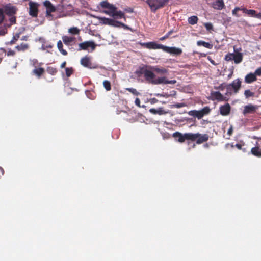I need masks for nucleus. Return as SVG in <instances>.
<instances>
[{
  "label": "nucleus",
  "mask_w": 261,
  "mask_h": 261,
  "mask_svg": "<svg viewBox=\"0 0 261 261\" xmlns=\"http://www.w3.org/2000/svg\"><path fill=\"white\" fill-rule=\"evenodd\" d=\"M3 8L4 13L9 17L10 25L15 24L16 23V18L15 15L18 11L17 7L9 3L4 6Z\"/></svg>",
  "instance_id": "obj_1"
},
{
  "label": "nucleus",
  "mask_w": 261,
  "mask_h": 261,
  "mask_svg": "<svg viewBox=\"0 0 261 261\" xmlns=\"http://www.w3.org/2000/svg\"><path fill=\"white\" fill-rule=\"evenodd\" d=\"M149 66H143L139 67L135 73L138 77L144 75L146 81L149 84V81L153 77L154 73L149 69Z\"/></svg>",
  "instance_id": "obj_2"
},
{
  "label": "nucleus",
  "mask_w": 261,
  "mask_h": 261,
  "mask_svg": "<svg viewBox=\"0 0 261 261\" xmlns=\"http://www.w3.org/2000/svg\"><path fill=\"white\" fill-rule=\"evenodd\" d=\"M170 0H146V3L149 6L151 11L155 12L158 9L164 8Z\"/></svg>",
  "instance_id": "obj_3"
},
{
  "label": "nucleus",
  "mask_w": 261,
  "mask_h": 261,
  "mask_svg": "<svg viewBox=\"0 0 261 261\" xmlns=\"http://www.w3.org/2000/svg\"><path fill=\"white\" fill-rule=\"evenodd\" d=\"M209 107H204L200 110H192L188 112V114L191 116L197 118L198 119H201L204 115L208 114L211 112Z\"/></svg>",
  "instance_id": "obj_4"
},
{
  "label": "nucleus",
  "mask_w": 261,
  "mask_h": 261,
  "mask_svg": "<svg viewBox=\"0 0 261 261\" xmlns=\"http://www.w3.org/2000/svg\"><path fill=\"white\" fill-rule=\"evenodd\" d=\"M175 83H176V81L175 80H168L165 76H161L155 78V75L154 73L153 77L149 81V84L152 85H159L162 84H175Z\"/></svg>",
  "instance_id": "obj_5"
},
{
  "label": "nucleus",
  "mask_w": 261,
  "mask_h": 261,
  "mask_svg": "<svg viewBox=\"0 0 261 261\" xmlns=\"http://www.w3.org/2000/svg\"><path fill=\"white\" fill-rule=\"evenodd\" d=\"M191 135L192 136V138L191 139V141H195L197 144H200L204 142H206L209 138V136L207 134H201L199 133H191Z\"/></svg>",
  "instance_id": "obj_6"
},
{
  "label": "nucleus",
  "mask_w": 261,
  "mask_h": 261,
  "mask_svg": "<svg viewBox=\"0 0 261 261\" xmlns=\"http://www.w3.org/2000/svg\"><path fill=\"white\" fill-rule=\"evenodd\" d=\"M29 14L32 17H37L39 12L40 5L35 2L30 1L29 2Z\"/></svg>",
  "instance_id": "obj_7"
},
{
  "label": "nucleus",
  "mask_w": 261,
  "mask_h": 261,
  "mask_svg": "<svg viewBox=\"0 0 261 261\" xmlns=\"http://www.w3.org/2000/svg\"><path fill=\"white\" fill-rule=\"evenodd\" d=\"M99 5L102 8L108 9V10H105L103 12L109 16H111L115 9H117V7L115 5L112 4H110L107 1H101L99 3Z\"/></svg>",
  "instance_id": "obj_8"
},
{
  "label": "nucleus",
  "mask_w": 261,
  "mask_h": 261,
  "mask_svg": "<svg viewBox=\"0 0 261 261\" xmlns=\"http://www.w3.org/2000/svg\"><path fill=\"white\" fill-rule=\"evenodd\" d=\"M173 137L177 139L180 143H183L185 140H190L192 138L191 133L182 134L178 132H176L173 134Z\"/></svg>",
  "instance_id": "obj_9"
},
{
  "label": "nucleus",
  "mask_w": 261,
  "mask_h": 261,
  "mask_svg": "<svg viewBox=\"0 0 261 261\" xmlns=\"http://www.w3.org/2000/svg\"><path fill=\"white\" fill-rule=\"evenodd\" d=\"M43 6L46 8V16L47 17L52 16L51 13L56 11V7L48 1L46 0L43 2Z\"/></svg>",
  "instance_id": "obj_10"
},
{
  "label": "nucleus",
  "mask_w": 261,
  "mask_h": 261,
  "mask_svg": "<svg viewBox=\"0 0 261 261\" xmlns=\"http://www.w3.org/2000/svg\"><path fill=\"white\" fill-rule=\"evenodd\" d=\"M241 81L239 79L234 80L231 84L227 85L226 88L227 91L231 90L232 88L235 93L238 92L241 86Z\"/></svg>",
  "instance_id": "obj_11"
},
{
  "label": "nucleus",
  "mask_w": 261,
  "mask_h": 261,
  "mask_svg": "<svg viewBox=\"0 0 261 261\" xmlns=\"http://www.w3.org/2000/svg\"><path fill=\"white\" fill-rule=\"evenodd\" d=\"M96 45L92 41H87L79 44V50H87L88 48H91L93 50L95 49Z\"/></svg>",
  "instance_id": "obj_12"
},
{
  "label": "nucleus",
  "mask_w": 261,
  "mask_h": 261,
  "mask_svg": "<svg viewBox=\"0 0 261 261\" xmlns=\"http://www.w3.org/2000/svg\"><path fill=\"white\" fill-rule=\"evenodd\" d=\"M163 50L165 52L174 55H180L182 53V49L175 47H168L164 45Z\"/></svg>",
  "instance_id": "obj_13"
},
{
  "label": "nucleus",
  "mask_w": 261,
  "mask_h": 261,
  "mask_svg": "<svg viewBox=\"0 0 261 261\" xmlns=\"http://www.w3.org/2000/svg\"><path fill=\"white\" fill-rule=\"evenodd\" d=\"M220 113L222 116H227L230 114L231 107L229 103H227L221 106L220 108Z\"/></svg>",
  "instance_id": "obj_14"
},
{
  "label": "nucleus",
  "mask_w": 261,
  "mask_h": 261,
  "mask_svg": "<svg viewBox=\"0 0 261 261\" xmlns=\"http://www.w3.org/2000/svg\"><path fill=\"white\" fill-rule=\"evenodd\" d=\"M149 69L154 73L155 72L161 75H163L168 73V70L164 68H159L156 66H150Z\"/></svg>",
  "instance_id": "obj_15"
},
{
  "label": "nucleus",
  "mask_w": 261,
  "mask_h": 261,
  "mask_svg": "<svg viewBox=\"0 0 261 261\" xmlns=\"http://www.w3.org/2000/svg\"><path fill=\"white\" fill-rule=\"evenodd\" d=\"M81 64L85 67L90 69L92 68V63L90 61V58L88 56H85L81 59Z\"/></svg>",
  "instance_id": "obj_16"
},
{
  "label": "nucleus",
  "mask_w": 261,
  "mask_h": 261,
  "mask_svg": "<svg viewBox=\"0 0 261 261\" xmlns=\"http://www.w3.org/2000/svg\"><path fill=\"white\" fill-rule=\"evenodd\" d=\"M213 99L217 100L219 101L226 100L225 97L219 91H215L211 93Z\"/></svg>",
  "instance_id": "obj_17"
},
{
  "label": "nucleus",
  "mask_w": 261,
  "mask_h": 261,
  "mask_svg": "<svg viewBox=\"0 0 261 261\" xmlns=\"http://www.w3.org/2000/svg\"><path fill=\"white\" fill-rule=\"evenodd\" d=\"M212 7L216 10H222L225 7V4L223 0H216L212 3Z\"/></svg>",
  "instance_id": "obj_18"
},
{
  "label": "nucleus",
  "mask_w": 261,
  "mask_h": 261,
  "mask_svg": "<svg viewBox=\"0 0 261 261\" xmlns=\"http://www.w3.org/2000/svg\"><path fill=\"white\" fill-rule=\"evenodd\" d=\"M30 48V45L27 43L22 42L19 45L15 46V49L18 52H24L28 50Z\"/></svg>",
  "instance_id": "obj_19"
},
{
  "label": "nucleus",
  "mask_w": 261,
  "mask_h": 261,
  "mask_svg": "<svg viewBox=\"0 0 261 261\" xmlns=\"http://www.w3.org/2000/svg\"><path fill=\"white\" fill-rule=\"evenodd\" d=\"M111 16L116 19L124 18V20H126L124 13L121 10L118 11L117 9H115L114 12H113V13L111 15Z\"/></svg>",
  "instance_id": "obj_20"
},
{
  "label": "nucleus",
  "mask_w": 261,
  "mask_h": 261,
  "mask_svg": "<svg viewBox=\"0 0 261 261\" xmlns=\"http://www.w3.org/2000/svg\"><path fill=\"white\" fill-rule=\"evenodd\" d=\"M45 73V70L42 67H37L33 69L32 73L35 75L38 78H40L41 76Z\"/></svg>",
  "instance_id": "obj_21"
},
{
  "label": "nucleus",
  "mask_w": 261,
  "mask_h": 261,
  "mask_svg": "<svg viewBox=\"0 0 261 261\" xmlns=\"http://www.w3.org/2000/svg\"><path fill=\"white\" fill-rule=\"evenodd\" d=\"M256 107L252 105H248L244 107L243 110V114L244 115L246 114H251L254 113L256 110Z\"/></svg>",
  "instance_id": "obj_22"
},
{
  "label": "nucleus",
  "mask_w": 261,
  "mask_h": 261,
  "mask_svg": "<svg viewBox=\"0 0 261 261\" xmlns=\"http://www.w3.org/2000/svg\"><path fill=\"white\" fill-rule=\"evenodd\" d=\"M164 45L162 44H157L155 42H148V49H161L163 50Z\"/></svg>",
  "instance_id": "obj_23"
},
{
  "label": "nucleus",
  "mask_w": 261,
  "mask_h": 261,
  "mask_svg": "<svg viewBox=\"0 0 261 261\" xmlns=\"http://www.w3.org/2000/svg\"><path fill=\"white\" fill-rule=\"evenodd\" d=\"M250 152L251 154L256 157L261 158V148L258 145L252 147Z\"/></svg>",
  "instance_id": "obj_24"
},
{
  "label": "nucleus",
  "mask_w": 261,
  "mask_h": 261,
  "mask_svg": "<svg viewBox=\"0 0 261 261\" xmlns=\"http://www.w3.org/2000/svg\"><path fill=\"white\" fill-rule=\"evenodd\" d=\"M257 80L256 76L254 73H249L245 77V81L246 83H251Z\"/></svg>",
  "instance_id": "obj_25"
},
{
  "label": "nucleus",
  "mask_w": 261,
  "mask_h": 261,
  "mask_svg": "<svg viewBox=\"0 0 261 261\" xmlns=\"http://www.w3.org/2000/svg\"><path fill=\"white\" fill-rule=\"evenodd\" d=\"M149 112L153 114L163 115L166 113V112L162 108H159L158 109L151 108L149 110Z\"/></svg>",
  "instance_id": "obj_26"
},
{
  "label": "nucleus",
  "mask_w": 261,
  "mask_h": 261,
  "mask_svg": "<svg viewBox=\"0 0 261 261\" xmlns=\"http://www.w3.org/2000/svg\"><path fill=\"white\" fill-rule=\"evenodd\" d=\"M75 39L74 37H69L67 36H64L62 37V40L63 42L67 45H69L70 43L73 42Z\"/></svg>",
  "instance_id": "obj_27"
},
{
  "label": "nucleus",
  "mask_w": 261,
  "mask_h": 261,
  "mask_svg": "<svg viewBox=\"0 0 261 261\" xmlns=\"http://www.w3.org/2000/svg\"><path fill=\"white\" fill-rule=\"evenodd\" d=\"M20 34H21L20 33H15L13 35L11 40L10 42H8L7 44H9V45H13V44H15L16 43V42L18 41V40L19 39Z\"/></svg>",
  "instance_id": "obj_28"
},
{
  "label": "nucleus",
  "mask_w": 261,
  "mask_h": 261,
  "mask_svg": "<svg viewBox=\"0 0 261 261\" xmlns=\"http://www.w3.org/2000/svg\"><path fill=\"white\" fill-rule=\"evenodd\" d=\"M233 59L236 64L240 63L243 59V56L241 53H237L233 55Z\"/></svg>",
  "instance_id": "obj_29"
},
{
  "label": "nucleus",
  "mask_w": 261,
  "mask_h": 261,
  "mask_svg": "<svg viewBox=\"0 0 261 261\" xmlns=\"http://www.w3.org/2000/svg\"><path fill=\"white\" fill-rule=\"evenodd\" d=\"M197 44L198 46H203L208 49H212L213 48L212 44L208 42H206L204 41H198L197 42Z\"/></svg>",
  "instance_id": "obj_30"
},
{
  "label": "nucleus",
  "mask_w": 261,
  "mask_h": 261,
  "mask_svg": "<svg viewBox=\"0 0 261 261\" xmlns=\"http://www.w3.org/2000/svg\"><path fill=\"white\" fill-rule=\"evenodd\" d=\"M101 20L102 21L103 24H108L111 26H112V25H113V23L115 22V20L106 17L101 18Z\"/></svg>",
  "instance_id": "obj_31"
},
{
  "label": "nucleus",
  "mask_w": 261,
  "mask_h": 261,
  "mask_svg": "<svg viewBox=\"0 0 261 261\" xmlns=\"http://www.w3.org/2000/svg\"><path fill=\"white\" fill-rule=\"evenodd\" d=\"M47 72L51 75H55L58 72V70L56 68L52 67V66H48L46 68Z\"/></svg>",
  "instance_id": "obj_32"
},
{
  "label": "nucleus",
  "mask_w": 261,
  "mask_h": 261,
  "mask_svg": "<svg viewBox=\"0 0 261 261\" xmlns=\"http://www.w3.org/2000/svg\"><path fill=\"white\" fill-rule=\"evenodd\" d=\"M57 47L59 51L63 55H67V52L66 50L64 49L63 48V45L62 44V42L61 40H59L57 43Z\"/></svg>",
  "instance_id": "obj_33"
},
{
  "label": "nucleus",
  "mask_w": 261,
  "mask_h": 261,
  "mask_svg": "<svg viewBox=\"0 0 261 261\" xmlns=\"http://www.w3.org/2000/svg\"><path fill=\"white\" fill-rule=\"evenodd\" d=\"M188 22L191 25H194L197 23L198 18L196 16H192L188 18Z\"/></svg>",
  "instance_id": "obj_34"
},
{
  "label": "nucleus",
  "mask_w": 261,
  "mask_h": 261,
  "mask_svg": "<svg viewBox=\"0 0 261 261\" xmlns=\"http://www.w3.org/2000/svg\"><path fill=\"white\" fill-rule=\"evenodd\" d=\"M30 63L31 65L34 67L35 68H37V66H41L42 64V63H39L38 60L36 59L30 60Z\"/></svg>",
  "instance_id": "obj_35"
},
{
  "label": "nucleus",
  "mask_w": 261,
  "mask_h": 261,
  "mask_svg": "<svg viewBox=\"0 0 261 261\" xmlns=\"http://www.w3.org/2000/svg\"><path fill=\"white\" fill-rule=\"evenodd\" d=\"M80 30L77 27H71L68 29V32L73 35H77L80 33Z\"/></svg>",
  "instance_id": "obj_36"
},
{
  "label": "nucleus",
  "mask_w": 261,
  "mask_h": 261,
  "mask_svg": "<svg viewBox=\"0 0 261 261\" xmlns=\"http://www.w3.org/2000/svg\"><path fill=\"white\" fill-rule=\"evenodd\" d=\"M242 11H243V12L244 13H245L250 16H255V15L256 14V11L254 10H252V9L248 10L245 8H242Z\"/></svg>",
  "instance_id": "obj_37"
},
{
  "label": "nucleus",
  "mask_w": 261,
  "mask_h": 261,
  "mask_svg": "<svg viewBox=\"0 0 261 261\" xmlns=\"http://www.w3.org/2000/svg\"><path fill=\"white\" fill-rule=\"evenodd\" d=\"M103 85L104 88L107 91H110L111 89V84L110 81L108 80H105L103 82Z\"/></svg>",
  "instance_id": "obj_38"
},
{
  "label": "nucleus",
  "mask_w": 261,
  "mask_h": 261,
  "mask_svg": "<svg viewBox=\"0 0 261 261\" xmlns=\"http://www.w3.org/2000/svg\"><path fill=\"white\" fill-rule=\"evenodd\" d=\"M3 52L5 53V54H6L7 56L13 57L15 56L16 55V52L14 50H12L11 49H9L7 51L5 49H3Z\"/></svg>",
  "instance_id": "obj_39"
},
{
  "label": "nucleus",
  "mask_w": 261,
  "mask_h": 261,
  "mask_svg": "<svg viewBox=\"0 0 261 261\" xmlns=\"http://www.w3.org/2000/svg\"><path fill=\"white\" fill-rule=\"evenodd\" d=\"M126 90L129 91L133 94L136 96H138L140 95V93L137 91V90L133 88H126Z\"/></svg>",
  "instance_id": "obj_40"
},
{
  "label": "nucleus",
  "mask_w": 261,
  "mask_h": 261,
  "mask_svg": "<svg viewBox=\"0 0 261 261\" xmlns=\"http://www.w3.org/2000/svg\"><path fill=\"white\" fill-rule=\"evenodd\" d=\"M73 71H74V70L72 67L66 68H65L66 75L67 77L70 76L73 74Z\"/></svg>",
  "instance_id": "obj_41"
},
{
  "label": "nucleus",
  "mask_w": 261,
  "mask_h": 261,
  "mask_svg": "<svg viewBox=\"0 0 261 261\" xmlns=\"http://www.w3.org/2000/svg\"><path fill=\"white\" fill-rule=\"evenodd\" d=\"M244 95L246 98H248L250 97L254 96V93L250 90H246L244 92Z\"/></svg>",
  "instance_id": "obj_42"
},
{
  "label": "nucleus",
  "mask_w": 261,
  "mask_h": 261,
  "mask_svg": "<svg viewBox=\"0 0 261 261\" xmlns=\"http://www.w3.org/2000/svg\"><path fill=\"white\" fill-rule=\"evenodd\" d=\"M7 33V29L6 25L0 27V35H5Z\"/></svg>",
  "instance_id": "obj_43"
},
{
  "label": "nucleus",
  "mask_w": 261,
  "mask_h": 261,
  "mask_svg": "<svg viewBox=\"0 0 261 261\" xmlns=\"http://www.w3.org/2000/svg\"><path fill=\"white\" fill-rule=\"evenodd\" d=\"M5 19V15L3 8H0V24L2 23Z\"/></svg>",
  "instance_id": "obj_44"
},
{
  "label": "nucleus",
  "mask_w": 261,
  "mask_h": 261,
  "mask_svg": "<svg viewBox=\"0 0 261 261\" xmlns=\"http://www.w3.org/2000/svg\"><path fill=\"white\" fill-rule=\"evenodd\" d=\"M242 8H241L240 7H236L232 11V15L236 16V17H239V15L237 14V12L240 10H242Z\"/></svg>",
  "instance_id": "obj_45"
},
{
  "label": "nucleus",
  "mask_w": 261,
  "mask_h": 261,
  "mask_svg": "<svg viewBox=\"0 0 261 261\" xmlns=\"http://www.w3.org/2000/svg\"><path fill=\"white\" fill-rule=\"evenodd\" d=\"M53 47V45L51 43H44L42 45V48L43 50L46 49L47 48H51Z\"/></svg>",
  "instance_id": "obj_46"
},
{
  "label": "nucleus",
  "mask_w": 261,
  "mask_h": 261,
  "mask_svg": "<svg viewBox=\"0 0 261 261\" xmlns=\"http://www.w3.org/2000/svg\"><path fill=\"white\" fill-rule=\"evenodd\" d=\"M204 25L207 30L210 31L213 29V25L211 23H205Z\"/></svg>",
  "instance_id": "obj_47"
},
{
  "label": "nucleus",
  "mask_w": 261,
  "mask_h": 261,
  "mask_svg": "<svg viewBox=\"0 0 261 261\" xmlns=\"http://www.w3.org/2000/svg\"><path fill=\"white\" fill-rule=\"evenodd\" d=\"M254 74L255 76H260L261 75V67L257 68L254 72Z\"/></svg>",
  "instance_id": "obj_48"
},
{
  "label": "nucleus",
  "mask_w": 261,
  "mask_h": 261,
  "mask_svg": "<svg viewBox=\"0 0 261 261\" xmlns=\"http://www.w3.org/2000/svg\"><path fill=\"white\" fill-rule=\"evenodd\" d=\"M186 106V105L184 103H178L174 105V107L176 108H180L184 107Z\"/></svg>",
  "instance_id": "obj_49"
},
{
  "label": "nucleus",
  "mask_w": 261,
  "mask_h": 261,
  "mask_svg": "<svg viewBox=\"0 0 261 261\" xmlns=\"http://www.w3.org/2000/svg\"><path fill=\"white\" fill-rule=\"evenodd\" d=\"M135 103L136 106H137L139 107H140V100L139 98H136L135 100Z\"/></svg>",
  "instance_id": "obj_50"
},
{
  "label": "nucleus",
  "mask_w": 261,
  "mask_h": 261,
  "mask_svg": "<svg viewBox=\"0 0 261 261\" xmlns=\"http://www.w3.org/2000/svg\"><path fill=\"white\" fill-rule=\"evenodd\" d=\"M119 23H121V22L115 20V22L113 23V25H112V26L115 27H121V25H120Z\"/></svg>",
  "instance_id": "obj_51"
},
{
  "label": "nucleus",
  "mask_w": 261,
  "mask_h": 261,
  "mask_svg": "<svg viewBox=\"0 0 261 261\" xmlns=\"http://www.w3.org/2000/svg\"><path fill=\"white\" fill-rule=\"evenodd\" d=\"M119 24L121 25V27H122L125 29H127V30L130 29V28L128 26H127V25H126L125 24H124L122 22H121V23H119Z\"/></svg>",
  "instance_id": "obj_52"
},
{
  "label": "nucleus",
  "mask_w": 261,
  "mask_h": 261,
  "mask_svg": "<svg viewBox=\"0 0 261 261\" xmlns=\"http://www.w3.org/2000/svg\"><path fill=\"white\" fill-rule=\"evenodd\" d=\"M232 132H233V128L232 126H231L228 130L227 131V134L229 135V136H231L232 134Z\"/></svg>",
  "instance_id": "obj_53"
},
{
  "label": "nucleus",
  "mask_w": 261,
  "mask_h": 261,
  "mask_svg": "<svg viewBox=\"0 0 261 261\" xmlns=\"http://www.w3.org/2000/svg\"><path fill=\"white\" fill-rule=\"evenodd\" d=\"M140 44L142 46V47H145V48H148V42H146V43H140Z\"/></svg>",
  "instance_id": "obj_54"
},
{
  "label": "nucleus",
  "mask_w": 261,
  "mask_h": 261,
  "mask_svg": "<svg viewBox=\"0 0 261 261\" xmlns=\"http://www.w3.org/2000/svg\"><path fill=\"white\" fill-rule=\"evenodd\" d=\"M225 88V83H223L219 86L218 89L223 90Z\"/></svg>",
  "instance_id": "obj_55"
},
{
  "label": "nucleus",
  "mask_w": 261,
  "mask_h": 261,
  "mask_svg": "<svg viewBox=\"0 0 261 261\" xmlns=\"http://www.w3.org/2000/svg\"><path fill=\"white\" fill-rule=\"evenodd\" d=\"M235 146L239 150L242 149V145L241 144H236Z\"/></svg>",
  "instance_id": "obj_56"
},
{
  "label": "nucleus",
  "mask_w": 261,
  "mask_h": 261,
  "mask_svg": "<svg viewBox=\"0 0 261 261\" xmlns=\"http://www.w3.org/2000/svg\"><path fill=\"white\" fill-rule=\"evenodd\" d=\"M29 37L28 36H23L21 37V40H25L27 41L28 40Z\"/></svg>",
  "instance_id": "obj_57"
},
{
  "label": "nucleus",
  "mask_w": 261,
  "mask_h": 261,
  "mask_svg": "<svg viewBox=\"0 0 261 261\" xmlns=\"http://www.w3.org/2000/svg\"><path fill=\"white\" fill-rule=\"evenodd\" d=\"M4 170L3 168L0 167V177L4 175Z\"/></svg>",
  "instance_id": "obj_58"
},
{
  "label": "nucleus",
  "mask_w": 261,
  "mask_h": 261,
  "mask_svg": "<svg viewBox=\"0 0 261 261\" xmlns=\"http://www.w3.org/2000/svg\"><path fill=\"white\" fill-rule=\"evenodd\" d=\"M168 38V35H165L164 36L160 38V40L163 41V40H165L166 39H167Z\"/></svg>",
  "instance_id": "obj_59"
},
{
  "label": "nucleus",
  "mask_w": 261,
  "mask_h": 261,
  "mask_svg": "<svg viewBox=\"0 0 261 261\" xmlns=\"http://www.w3.org/2000/svg\"><path fill=\"white\" fill-rule=\"evenodd\" d=\"M66 65V61H64V62H63L61 64V66H60V67H61V68H65V67Z\"/></svg>",
  "instance_id": "obj_60"
},
{
  "label": "nucleus",
  "mask_w": 261,
  "mask_h": 261,
  "mask_svg": "<svg viewBox=\"0 0 261 261\" xmlns=\"http://www.w3.org/2000/svg\"><path fill=\"white\" fill-rule=\"evenodd\" d=\"M158 101V99H156V98H153L151 99V103H154L155 102H157Z\"/></svg>",
  "instance_id": "obj_61"
},
{
  "label": "nucleus",
  "mask_w": 261,
  "mask_h": 261,
  "mask_svg": "<svg viewBox=\"0 0 261 261\" xmlns=\"http://www.w3.org/2000/svg\"><path fill=\"white\" fill-rule=\"evenodd\" d=\"M255 17L258 18H261V13H259L256 15H255Z\"/></svg>",
  "instance_id": "obj_62"
},
{
  "label": "nucleus",
  "mask_w": 261,
  "mask_h": 261,
  "mask_svg": "<svg viewBox=\"0 0 261 261\" xmlns=\"http://www.w3.org/2000/svg\"><path fill=\"white\" fill-rule=\"evenodd\" d=\"M67 7L69 9H71V10H72V9H73V7H72V5H71V4H69V5H68Z\"/></svg>",
  "instance_id": "obj_63"
},
{
  "label": "nucleus",
  "mask_w": 261,
  "mask_h": 261,
  "mask_svg": "<svg viewBox=\"0 0 261 261\" xmlns=\"http://www.w3.org/2000/svg\"><path fill=\"white\" fill-rule=\"evenodd\" d=\"M225 60H227V61H229V60H231V58L229 57L228 56H226Z\"/></svg>",
  "instance_id": "obj_64"
}]
</instances>
